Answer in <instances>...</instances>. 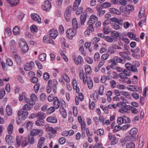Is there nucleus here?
<instances>
[{"label": "nucleus", "instance_id": "f257e3e1", "mask_svg": "<svg viewBox=\"0 0 148 148\" xmlns=\"http://www.w3.org/2000/svg\"><path fill=\"white\" fill-rule=\"evenodd\" d=\"M110 21V23L111 24L112 28L115 30H118L119 29L120 25H122V21L121 19H118L117 18L113 17L109 19Z\"/></svg>", "mask_w": 148, "mask_h": 148}, {"label": "nucleus", "instance_id": "f03ea898", "mask_svg": "<svg viewBox=\"0 0 148 148\" xmlns=\"http://www.w3.org/2000/svg\"><path fill=\"white\" fill-rule=\"evenodd\" d=\"M112 108H116V106L121 107V108L119 110V112H120L123 113V112L127 113L128 111V109L127 108L128 106L127 105L126 103L123 101H121L117 103L116 105L113 104L112 105Z\"/></svg>", "mask_w": 148, "mask_h": 148}, {"label": "nucleus", "instance_id": "7ed1b4c3", "mask_svg": "<svg viewBox=\"0 0 148 148\" xmlns=\"http://www.w3.org/2000/svg\"><path fill=\"white\" fill-rule=\"evenodd\" d=\"M30 99H26L25 102L31 105H34L35 103V102L38 100V98L36 95L34 94H31L30 95Z\"/></svg>", "mask_w": 148, "mask_h": 148}, {"label": "nucleus", "instance_id": "20e7f679", "mask_svg": "<svg viewBox=\"0 0 148 148\" xmlns=\"http://www.w3.org/2000/svg\"><path fill=\"white\" fill-rule=\"evenodd\" d=\"M72 9V6H69L66 8V10L64 13V17L65 19L67 22H69L70 21Z\"/></svg>", "mask_w": 148, "mask_h": 148}, {"label": "nucleus", "instance_id": "39448f33", "mask_svg": "<svg viewBox=\"0 0 148 148\" xmlns=\"http://www.w3.org/2000/svg\"><path fill=\"white\" fill-rule=\"evenodd\" d=\"M137 132L138 130L136 128H133L130 130V134L131 137L129 138L130 141H134L136 139L135 137Z\"/></svg>", "mask_w": 148, "mask_h": 148}, {"label": "nucleus", "instance_id": "423d86ee", "mask_svg": "<svg viewBox=\"0 0 148 148\" xmlns=\"http://www.w3.org/2000/svg\"><path fill=\"white\" fill-rule=\"evenodd\" d=\"M51 8V4L48 0L45 1L42 6V9L46 11H49Z\"/></svg>", "mask_w": 148, "mask_h": 148}, {"label": "nucleus", "instance_id": "0eeeda50", "mask_svg": "<svg viewBox=\"0 0 148 148\" xmlns=\"http://www.w3.org/2000/svg\"><path fill=\"white\" fill-rule=\"evenodd\" d=\"M125 67L127 70H131L132 71L137 73L138 72L137 68H136L133 65L128 63H126L125 64Z\"/></svg>", "mask_w": 148, "mask_h": 148}, {"label": "nucleus", "instance_id": "6e6552de", "mask_svg": "<svg viewBox=\"0 0 148 148\" xmlns=\"http://www.w3.org/2000/svg\"><path fill=\"white\" fill-rule=\"evenodd\" d=\"M28 112L27 111H23L22 110H19L18 112V116L22 115V119L25 120L28 116Z\"/></svg>", "mask_w": 148, "mask_h": 148}, {"label": "nucleus", "instance_id": "1a4fd4ad", "mask_svg": "<svg viewBox=\"0 0 148 148\" xmlns=\"http://www.w3.org/2000/svg\"><path fill=\"white\" fill-rule=\"evenodd\" d=\"M67 36L69 39H71L74 36L76 33V31L72 29H70L67 30L66 31Z\"/></svg>", "mask_w": 148, "mask_h": 148}, {"label": "nucleus", "instance_id": "9d476101", "mask_svg": "<svg viewBox=\"0 0 148 148\" xmlns=\"http://www.w3.org/2000/svg\"><path fill=\"white\" fill-rule=\"evenodd\" d=\"M130 126V125L128 124H125L121 127H120L119 126H116L115 127L114 130H115L116 132L119 131L120 130H125L129 128Z\"/></svg>", "mask_w": 148, "mask_h": 148}, {"label": "nucleus", "instance_id": "9b49d317", "mask_svg": "<svg viewBox=\"0 0 148 148\" xmlns=\"http://www.w3.org/2000/svg\"><path fill=\"white\" fill-rule=\"evenodd\" d=\"M31 16L33 20L34 21L38 23H40L41 21V19L39 16L36 14H32Z\"/></svg>", "mask_w": 148, "mask_h": 148}, {"label": "nucleus", "instance_id": "f8f14e48", "mask_svg": "<svg viewBox=\"0 0 148 148\" xmlns=\"http://www.w3.org/2000/svg\"><path fill=\"white\" fill-rule=\"evenodd\" d=\"M50 36L54 39H56L58 35V31L54 29L50 30L49 32Z\"/></svg>", "mask_w": 148, "mask_h": 148}, {"label": "nucleus", "instance_id": "ddd939ff", "mask_svg": "<svg viewBox=\"0 0 148 148\" xmlns=\"http://www.w3.org/2000/svg\"><path fill=\"white\" fill-rule=\"evenodd\" d=\"M47 121L50 123H56L57 122V119L55 116H50L48 117L47 119Z\"/></svg>", "mask_w": 148, "mask_h": 148}, {"label": "nucleus", "instance_id": "4468645a", "mask_svg": "<svg viewBox=\"0 0 148 148\" xmlns=\"http://www.w3.org/2000/svg\"><path fill=\"white\" fill-rule=\"evenodd\" d=\"M145 9L141 7L138 13V16L140 19L143 17L144 19L146 18V15L144 13Z\"/></svg>", "mask_w": 148, "mask_h": 148}, {"label": "nucleus", "instance_id": "2eb2a0df", "mask_svg": "<svg viewBox=\"0 0 148 148\" xmlns=\"http://www.w3.org/2000/svg\"><path fill=\"white\" fill-rule=\"evenodd\" d=\"M7 2L11 5V7L17 5L19 2V0H6Z\"/></svg>", "mask_w": 148, "mask_h": 148}, {"label": "nucleus", "instance_id": "dca6fc26", "mask_svg": "<svg viewBox=\"0 0 148 148\" xmlns=\"http://www.w3.org/2000/svg\"><path fill=\"white\" fill-rule=\"evenodd\" d=\"M53 106L56 109L58 108L60 105V102L58 98L55 97L53 101Z\"/></svg>", "mask_w": 148, "mask_h": 148}, {"label": "nucleus", "instance_id": "f3484780", "mask_svg": "<svg viewBox=\"0 0 148 148\" xmlns=\"http://www.w3.org/2000/svg\"><path fill=\"white\" fill-rule=\"evenodd\" d=\"M72 84L73 89L76 90V92L77 93H79V89L77 87V81L76 79L75 78H73V79Z\"/></svg>", "mask_w": 148, "mask_h": 148}, {"label": "nucleus", "instance_id": "a211bd4d", "mask_svg": "<svg viewBox=\"0 0 148 148\" xmlns=\"http://www.w3.org/2000/svg\"><path fill=\"white\" fill-rule=\"evenodd\" d=\"M74 60L75 63L77 65L81 64L84 61L82 57L79 55L78 56L77 59V58H74Z\"/></svg>", "mask_w": 148, "mask_h": 148}, {"label": "nucleus", "instance_id": "6ab92c4d", "mask_svg": "<svg viewBox=\"0 0 148 148\" xmlns=\"http://www.w3.org/2000/svg\"><path fill=\"white\" fill-rule=\"evenodd\" d=\"M81 0H75L73 7V11H75L78 8Z\"/></svg>", "mask_w": 148, "mask_h": 148}, {"label": "nucleus", "instance_id": "aec40b11", "mask_svg": "<svg viewBox=\"0 0 148 148\" xmlns=\"http://www.w3.org/2000/svg\"><path fill=\"white\" fill-rule=\"evenodd\" d=\"M21 145L23 147L27 146L28 144V142L27 141V139L26 137H22L21 138Z\"/></svg>", "mask_w": 148, "mask_h": 148}, {"label": "nucleus", "instance_id": "412c9836", "mask_svg": "<svg viewBox=\"0 0 148 148\" xmlns=\"http://www.w3.org/2000/svg\"><path fill=\"white\" fill-rule=\"evenodd\" d=\"M41 131V130L38 129H33L30 132L31 134L33 136H36L38 135Z\"/></svg>", "mask_w": 148, "mask_h": 148}, {"label": "nucleus", "instance_id": "4be33fe9", "mask_svg": "<svg viewBox=\"0 0 148 148\" xmlns=\"http://www.w3.org/2000/svg\"><path fill=\"white\" fill-rule=\"evenodd\" d=\"M60 111L62 117L65 118L67 116V113L65 109L63 107H61L60 108Z\"/></svg>", "mask_w": 148, "mask_h": 148}, {"label": "nucleus", "instance_id": "5701e85b", "mask_svg": "<svg viewBox=\"0 0 148 148\" xmlns=\"http://www.w3.org/2000/svg\"><path fill=\"white\" fill-rule=\"evenodd\" d=\"M45 114L42 112H40L38 113L36 115L37 117L39 119L42 120L45 117Z\"/></svg>", "mask_w": 148, "mask_h": 148}, {"label": "nucleus", "instance_id": "b1692460", "mask_svg": "<svg viewBox=\"0 0 148 148\" xmlns=\"http://www.w3.org/2000/svg\"><path fill=\"white\" fill-rule=\"evenodd\" d=\"M94 23L88 21L87 23L88 26L87 27V29L90 31L91 32H93L94 31V28L93 27V25Z\"/></svg>", "mask_w": 148, "mask_h": 148}, {"label": "nucleus", "instance_id": "393cba45", "mask_svg": "<svg viewBox=\"0 0 148 148\" xmlns=\"http://www.w3.org/2000/svg\"><path fill=\"white\" fill-rule=\"evenodd\" d=\"M14 138L9 135H6L5 138V140L8 144H9L11 142H13L14 140Z\"/></svg>", "mask_w": 148, "mask_h": 148}, {"label": "nucleus", "instance_id": "a878e982", "mask_svg": "<svg viewBox=\"0 0 148 148\" xmlns=\"http://www.w3.org/2000/svg\"><path fill=\"white\" fill-rule=\"evenodd\" d=\"M58 82L56 79H53L52 81V86L53 87V91L54 93L56 92L57 87L56 86Z\"/></svg>", "mask_w": 148, "mask_h": 148}, {"label": "nucleus", "instance_id": "bb28decb", "mask_svg": "<svg viewBox=\"0 0 148 148\" xmlns=\"http://www.w3.org/2000/svg\"><path fill=\"white\" fill-rule=\"evenodd\" d=\"M52 81L49 80L48 82V85L47 88V92L48 93H49L52 90Z\"/></svg>", "mask_w": 148, "mask_h": 148}, {"label": "nucleus", "instance_id": "cd10ccee", "mask_svg": "<svg viewBox=\"0 0 148 148\" xmlns=\"http://www.w3.org/2000/svg\"><path fill=\"white\" fill-rule=\"evenodd\" d=\"M110 11L112 13L120 15L121 14L120 11L114 8H110Z\"/></svg>", "mask_w": 148, "mask_h": 148}, {"label": "nucleus", "instance_id": "c85d7f7f", "mask_svg": "<svg viewBox=\"0 0 148 148\" xmlns=\"http://www.w3.org/2000/svg\"><path fill=\"white\" fill-rule=\"evenodd\" d=\"M6 112L8 116H10L12 113V110L11 106L9 105H7L6 107Z\"/></svg>", "mask_w": 148, "mask_h": 148}, {"label": "nucleus", "instance_id": "c756f323", "mask_svg": "<svg viewBox=\"0 0 148 148\" xmlns=\"http://www.w3.org/2000/svg\"><path fill=\"white\" fill-rule=\"evenodd\" d=\"M45 138L44 137H42L40 139L38 144V148H42V147L45 142Z\"/></svg>", "mask_w": 148, "mask_h": 148}, {"label": "nucleus", "instance_id": "7c9ffc66", "mask_svg": "<svg viewBox=\"0 0 148 148\" xmlns=\"http://www.w3.org/2000/svg\"><path fill=\"white\" fill-rule=\"evenodd\" d=\"M98 19V18L97 16L94 14H92L91 15L90 19L88 21L95 23Z\"/></svg>", "mask_w": 148, "mask_h": 148}, {"label": "nucleus", "instance_id": "2f4dec72", "mask_svg": "<svg viewBox=\"0 0 148 148\" xmlns=\"http://www.w3.org/2000/svg\"><path fill=\"white\" fill-rule=\"evenodd\" d=\"M73 27V29H77L78 27L77 22L76 19L75 18H73L72 21Z\"/></svg>", "mask_w": 148, "mask_h": 148}, {"label": "nucleus", "instance_id": "473e14b6", "mask_svg": "<svg viewBox=\"0 0 148 148\" xmlns=\"http://www.w3.org/2000/svg\"><path fill=\"white\" fill-rule=\"evenodd\" d=\"M86 14H83L81 15L80 22L81 24L83 25L86 19Z\"/></svg>", "mask_w": 148, "mask_h": 148}, {"label": "nucleus", "instance_id": "72a5a7b5", "mask_svg": "<svg viewBox=\"0 0 148 148\" xmlns=\"http://www.w3.org/2000/svg\"><path fill=\"white\" fill-rule=\"evenodd\" d=\"M115 50L114 47L113 45L108 47V52L110 54H114L115 52Z\"/></svg>", "mask_w": 148, "mask_h": 148}, {"label": "nucleus", "instance_id": "f704fd0d", "mask_svg": "<svg viewBox=\"0 0 148 148\" xmlns=\"http://www.w3.org/2000/svg\"><path fill=\"white\" fill-rule=\"evenodd\" d=\"M85 70L86 74H90L91 73V68L90 66L88 64L85 66Z\"/></svg>", "mask_w": 148, "mask_h": 148}, {"label": "nucleus", "instance_id": "c9c22d12", "mask_svg": "<svg viewBox=\"0 0 148 148\" xmlns=\"http://www.w3.org/2000/svg\"><path fill=\"white\" fill-rule=\"evenodd\" d=\"M19 100L20 101H21L23 100L24 99L25 101V99H27L26 97V94L24 92H23L21 94H20L18 97Z\"/></svg>", "mask_w": 148, "mask_h": 148}, {"label": "nucleus", "instance_id": "e433bc0d", "mask_svg": "<svg viewBox=\"0 0 148 148\" xmlns=\"http://www.w3.org/2000/svg\"><path fill=\"white\" fill-rule=\"evenodd\" d=\"M13 130V126L12 124H10L8 126L7 131L8 133L11 134L12 133Z\"/></svg>", "mask_w": 148, "mask_h": 148}, {"label": "nucleus", "instance_id": "4c0bfd02", "mask_svg": "<svg viewBox=\"0 0 148 148\" xmlns=\"http://www.w3.org/2000/svg\"><path fill=\"white\" fill-rule=\"evenodd\" d=\"M104 39L108 42L112 43L114 41V38L112 36L111 37L108 36H106Z\"/></svg>", "mask_w": 148, "mask_h": 148}, {"label": "nucleus", "instance_id": "58836bf2", "mask_svg": "<svg viewBox=\"0 0 148 148\" xmlns=\"http://www.w3.org/2000/svg\"><path fill=\"white\" fill-rule=\"evenodd\" d=\"M28 141L31 145H32L34 143L35 140L34 136L30 134L28 136Z\"/></svg>", "mask_w": 148, "mask_h": 148}, {"label": "nucleus", "instance_id": "ea45409f", "mask_svg": "<svg viewBox=\"0 0 148 148\" xmlns=\"http://www.w3.org/2000/svg\"><path fill=\"white\" fill-rule=\"evenodd\" d=\"M127 108L129 110H130L132 111V112L134 114H137L138 113V111L136 108L132 107L131 106H129L128 108Z\"/></svg>", "mask_w": 148, "mask_h": 148}, {"label": "nucleus", "instance_id": "a19ab883", "mask_svg": "<svg viewBox=\"0 0 148 148\" xmlns=\"http://www.w3.org/2000/svg\"><path fill=\"white\" fill-rule=\"evenodd\" d=\"M88 86V88L90 89H91L93 87L92 81L91 78L88 77V79L87 81Z\"/></svg>", "mask_w": 148, "mask_h": 148}, {"label": "nucleus", "instance_id": "79ce46f5", "mask_svg": "<svg viewBox=\"0 0 148 148\" xmlns=\"http://www.w3.org/2000/svg\"><path fill=\"white\" fill-rule=\"evenodd\" d=\"M112 34L113 35L112 37H113L114 36V39L115 38L116 39H117V38L118 37L120 38V33L116 31H113L111 32Z\"/></svg>", "mask_w": 148, "mask_h": 148}, {"label": "nucleus", "instance_id": "37998d69", "mask_svg": "<svg viewBox=\"0 0 148 148\" xmlns=\"http://www.w3.org/2000/svg\"><path fill=\"white\" fill-rule=\"evenodd\" d=\"M123 121V123H128L131 122V120L130 118L126 116H123L122 117Z\"/></svg>", "mask_w": 148, "mask_h": 148}, {"label": "nucleus", "instance_id": "c03bdc74", "mask_svg": "<svg viewBox=\"0 0 148 148\" xmlns=\"http://www.w3.org/2000/svg\"><path fill=\"white\" fill-rule=\"evenodd\" d=\"M129 53L130 52L128 51H126L124 52H119V55L120 56L125 58L127 56Z\"/></svg>", "mask_w": 148, "mask_h": 148}, {"label": "nucleus", "instance_id": "a18cd8bd", "mask_svg": "<svg viewBox=\"0 0 148 148\" xmlns=\"http://www.w3.org/2000/svg\"><path fill=\"white\" fill-rule=\"evenodd\" d=\"M126 148H135V145L134 143L130 142L126 144Z\"/></svg>", "mask_w": 148, "mask_h": 148}, {"label": "nucleus", "instance_id": "49530a36", "mask_svg": "<svg viewBox=\"0 0 148 148\" xmlns=\"http://www.w3.org/2000/svg\"><path fill=\"white\" fill-rule=\"evenodd\" d=\"M13 32L14 34L17 35L19 34L20 33V29L18 26H15L13 29Z\"/></svg>", "mask_w": 148, "mask_h": 148}, {"label": "nucleus", "instance_id": "de8ad7c7", "mask_svg": "<svg viewBox=\"0 0 148 148\" xmlns=\"http://www.w3.org/2000/svg\"><path fill=\"white\" fill-rule=\"evenodd\" d=\"M122 94L123 96L125 97L127 99H131L130 94L127 91H123L122 92Z\"/></svg>", "mask_w": 148, "mask_h": 148}, {"label": "nucleus", "instance_id": "09e8293b", "mask_svg": "<svg viewBox=\"0 0 148 148\" xmlns=\"http://www.w3.org/2000/svg\"><path fill=\"white\" fill-rule=\"evenodd\" d=\"M14 57L16 61L18 64H20L21 62V59L20 57L17 54H15Z\"/></svg>", "mask_w": 148, "mask_h": 148}, {"label": "nucleus", "instance_id": "8fccbe9b", "mask_svg": "<svg viewBox=\"0 0 148 148\" xmlns=\"http://www.w3.org/2000/svg\"><path fill=\"white\" fill-rule=\"evenodd\" d=\"M18 43L20 47H22L27 45L25 40L23 39H21Z\"/></svg>", "mask_w": 148, "mask_h": 148}, {"label": "nucleus", "instance_id": "3c124183", "mask_svg": "<svg viewBox=\"0 0 148 148\" xmlns=\"http://www.w3.org/2000/svg\"><path fill=\"white\" fill-rule=\"evenodd\" d=\"M31 106L28 103L25 104L23 106L22 109L25 110H30L31 108Z\"/></svg>", "mask_w": 148, "mask_h": 148}, {"label": "nucleus", "instance_id": "603ef678", "mask_svg": "<svg viewBox=\"0 0 148 148\" xmlns=\"http://www.w3.org/2000/svg\"><path fill=\"white\" fill-rule=\"evenodd\" d=\"M23 53H26L29 49V48L27 45L20 47Z\"/></svg>", "mask_w": 148, "mask_h": 148}, {"label": "nucleus", "instance_id": "864d4df0", "mask_svg": "<svg viewBox=\"0 0 148 148\" xmlns=\"http://www.w3.org/2000/svg\"><path fill=\"white\" fill-rule=\"evenodd\" d=\"M46 55L45 53H42L39 56V59L42 61H44L46 60Z\"/></svg>", "mask_w": 148, "mask_h": 148}, {"label": "nucleus", "instance_id": "5fc2aeb1", "mask_svg": "<svg viewBox=\"0 0 148 148\" xmlns=\"http://www.w3.org/2000/svg\"><path fill=\"white\" fill-rule=\"evenodd\" d=\"M100 59V55L99 53H96L94 55V60L95 61H98Z\"/></svg>", "mask_w": 148, "mask_h": 148}, {"label": "nucleus", "instance_id": "6e6d98bb", "mask_svg": "<svg viewBox=\"0 0 148 148\" xmlns=\"http://www.w3.org/2000/svg\"><path fill=\"white\" fill-rule=\"evenodd\" d=\"M131 72L132 71L131 70L125 69L123 70V73L126 76H129L131 75Z\"/></svg>", "mask_w": 148, "mask_h": 148}, {"label": "nucleus", "instance_id": "4d7b16f0", "mask_svg": "<svg viewBox=\"0 0 148 148\" xmlns=\"http://www.w3.org/2000/svg\"><path fill=\"white\" fill-rule=\"evenodd\" d=\"M100 40V38L96 37L94 38L91 41V43L93 44H95L97 43Z\"/></svg>", "mask_w": 148, "mask_h": 148}, {"label": "nucleus", "instance_id": "13d9d810", "mask_svg": "<svg viewBox=\"0 0 148 148\" xmlns=\"http://www.w3.org/2000/svg\"><path fill=\"white\" fill-rule=\"evenodd\" d=\"M104 88V86L103 85L100 86L99 91V93L100 95H103Z\"/></svg>", "mask_w": 148, "mask_h": 148}, {"label": "nucleus", "instance_id": "bf43d9fd", "mask_svg": "<svg viewBox=\"0 0 148 148\" xmlns=\"http://www.w3.org/2000/svg\"><path fill=\"white\" fill-rule=\"evenodd\" d=\"M16 145L17 147H19L21 143V138L18 136H16Z\"/></svg>", "mask_w": 148, "mask_h": 148}, {"label": "nucleus", "instance_id": "052dcab7", "mask_svg": "<svg viewBox=\"0 0 148 148\" xmlns=\"http://www.w3.org/2000/svg\"><path fill=\"white\" fill-rule=\"evenodd\" d=\"M76 14L77 15L81 14L83 11V8L82 7H79L76 10Z\"/></svg>", "mask_w": 148, "mask_h": 148}, {"label": "nucleus", "instance_id": "680f3d73", "mask_svg": "<svg viewBox=\"0 0 148 148\" xmlns=\"http://www.w3.org/2000/svg\"><path fill=\"white\" fill-rule=\"evenodd\" d=\"M33 124L32 122L29 121L27 123L26 127L28 130H30L32 127Z\"/></svg>", "mask_w": 148, "mask_h": 148}, {"label": "nucleus", "instance_id": "e2e57ef3", "mask_svg": "<svg viewBox=\"0 0 148 148\" xmlns=\"http://www.w3.org/2000/svg\"><path fill=\"white\" fill-rule=\"evenodd\" d=\"M128 89L129 90L132 91H137L136 87L134 86L129 85L128 86Z\"/></svg>", "mask_w": 148, "mask_h": 148}, {"label": "nucleus", "instance_id": "0e129e2a", "mask_svg": "<svg viewBox=\"0 0 148 148\" xmlns=\"http://www.w3.org/2000/svg\"><path fill=\"white\" fill-rule=\"evenodd\" d=\"M109 57V55L107 53L103 54L101 56V59L103 60H107Z\"/></svg>", "mask_w": 148, "mask_h": 148}, {"label": "nucleus", "instance_id": "69168bd1", "mask_svg": "<svg viewBox=\"0 0 148 148\" xmlns=\"http://www.w3.org/2000/svg\"><path fill=\"white\" fill-rule=\"evenodd\" d=\"M30 30L32 32H36L38 31V29L37 27L34 25H32L30 27Z\"/></svg>", "mask_w": 148, "mask_h": 148}, {"label": "nucleus", "instance_id": "338daca9", "mask_svg": "<svg viewBox=\"0 0 148 148\" xmlns=\"http://www.w3.org/2000/svg\"><path fill=\"white\" fill-rule=\"evenodd\" d=\"M35 123L38 126H43L44 125L43 120L39 119L36 121Z\"/></svg>", "mask_w": 148, "mask_h": 148}, {"label": "nucleus", "instance_id": "774afa93", "mask_svg": "<svg viewBox=\"0 0 148 148\" xmlns=\"http://www.w3.org/2000/svg\"><path fill=\"white\" fill-rule=\"evenodd\" d=\"M111 4L108 2H105L102 4V6L104 8H106L111 7Z\"/></svg>", "mask_w": 148, "mask_h": 148}]
</instances>
